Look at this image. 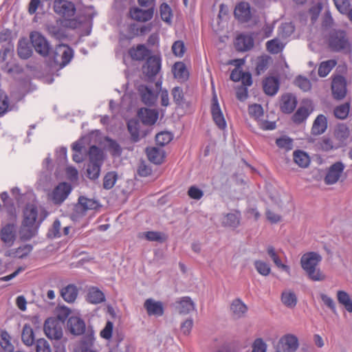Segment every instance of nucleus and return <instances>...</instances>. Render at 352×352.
Masks as SVG:
<instances>
[{"instance_id":"1","label":"nucleus","mask_w":352,"mask_h":352,"mask_svg":"<svg viewBox=\"0 0 352 352\" xmlns=\"http://www.w3.org/2000/svg\"><path fill=\"white\" fill-rule=\"evenodd\" d=\"M23 216L21 233L23 238L29 239L34 235L38 226L43 221L45 217L38 219V209L32 204L26 206Z\"/></svg>"},{"instance_id":"2","label":"nucleus","mask_w":352,"mask_h":352,"mask_svg":"<svg viewBox=\"0 0 352 352\" xmlns=\"http://www.w3.org/2000/svg\"><path fill=\"white\" fill-rule=\"evenodd\" d=\"M320 261L321 256L316 252H308L301 257V266L312 280L321 281L325 278V276L316 268Z\"/></svg>"},{"instance_id":"3","label":"nucleus","mask_w":352,"mask_h":352,"mask_svg":"<svg viewBox=\"0 0 352 352\" xmlns=\"http://www.w3.org/2000/svg\"><path fill=\"white\" fill-rule=\"evenodd\" d=\"M328 43L330 49L334 52H348L351 50V43L346 32L342 30L332 32L329 35Z\"/></svg>"},{"instance_id":"4","label":"nucleus","mask_w":352,"mask_h":352,"mask_svg":"<svg viewBox=\"0 0 352 352\" xmlns=\"http://www.w3.org/2000/svg\"><path fill=\"white\" fill-rule=\"evenodd\" d=\"M44 331L50 340H60L63 335V324L56 318H50L45 322Z\"/></svg>"},{"instance_id":"5","label":"nucleus","mask_w":352,"mask_h":352,"mask_svg":"<svg viewBox=\"0 0 352 352\" xmlns=\"http://www.w3.org/2000/svg\"><path fill=\"white\" fill-rule=\"evenodd\" d=\"M298 346V338L294 334L287 333L280 338L276 350L277 352H295Z\"/></svg>"},{"instance_id":"6","label":"nucleus","mask_w":352,"mask_h":352,"mask_svg":"<svg viewBox=\"0 0 352 352\" xmlns=\"http://www.w3.org/2000/svg\"><path fill=\"white\" fill-rule=\"evenodd\" d=\"M53 8L57 14L66 20H70V18L74 16L76 13L74 4L67 0H54Z\"/></svg>"},{"instance_id":"7","label":"nucleus","mask_w":352,"mask_h":352,"mask_svg":"<svg viewBox=\"0 0 352 352\" xmlns=\"http://www.w3.org/2000/svg\"><path fill=\"white\" fill-rule=\"evenodd\" d=\"M99 207L98 201L81 196L78 198V204L75 206L74 215L78 218L84 216L87 211L97 210Z\"/></svg>"},{"instance_id":"8","label":"nucleus","mask_w":352,"mask_h":352,"mask_svg":"<svg viewBox=\"0 0 352 352\" xmlns=\"http://www.w3.org/2000/svg\"><path fill=\"white\" fill-rule=\"evenodd\" d=\"M30 37L36 52L43 56H47L50 51L47 39L38 32H32Z\"/></svg>"},{"instance_id":"9","label":"nucleus","mask_w":352,"mask_h":352,"mask_svg":"<svg viewBox=\"0 0 352 352\" xmlns=\"http://www.w3.org/2000/svg\"><path fill=\"white\" fill-rule=\"evenodd\" d=\"M162 58L160 56H149L143 66V73L148 78L155 76L160 71Z\"/></svg>"},{"instance_id":"10","label":"nucleus","mask_w":352,"mask_h":352,"mask_svg":"<svg viewBox=\"0 0 352 352\" xmlns=\"http://www.w3.org/2000/svg\"><path fill=\"white\" fill-rule=\"evenodd\" d=\"M71 191V186L66 182H63L53 190L50 197L55 204H60L67 199Z\"/></svg>"},{"instance_id":"11","label":"nucleus","mask_w":352,"mask_h":352,"mask_svg":"<svg viewBox=\"0 0 352 352\" xmlns=\"http://www.w3.org/2000/svg\"><path fill=\"white\" fill-rule=\"evenodd\" d=\"M74 51L67 45H58L54 52V59L56 62L59 61L58 58H60V67H63L67 65L73 58Z\"/></svg>"},{"instance_id":"12","label":"nucleus","mask_w":352,"mask_h":352,"mask_svg":"<svg viewBox=\"0 0 352 352\" xmlns=\"http://www.w3.org/2000/svg\"><path fill=\"white\" fill-rule=\"evenodd\" d=\"M333 98L337 100L343 99L346 94V82L344 77L338 76L333 78L331 85Z\"/></svg>"},{"instance_id":"13","label":"nucleus","mask_w":352,"mask_h":352,"mask_svg":"<svg viewBox=\"0 0 352 352\" xmlns=\"http://www.w3.org/2000/svg\"><path fill=\"white\" fill-rule=\"evenodd\" d=\"M344 168V166L342 162H336L331 165L324 177L325 183L328 185L336 184L340 179Z\"/></svg>"},{"instance_id":"14","label":"nucleus","mask_w":352,"mask_h":352,"mask_svg":"<svg viewBox=\"0 0 352 352\" xmlns=\"http://www.w3.org/2000/svg\"><path fill=\"white\" fill-rule=\"evenodd\" d=\"M314 111V106L311 100H305L303 105L300 107L294 114L292 120L295 123L300 124L304 122Z\"/></svg>"},{"instance_id":"15","label":"nucleus","mask_w":352,"mask_h":352,"mask_svg":"<svg viewBox=\"0 0 352 352\" xmlns=\"http://www.w3.org/2000/svg\"><path fill=\"white\" fill-rule=\"evenodd\" d=\"M129 14L132 19L138 22H146L150 21L154 14V8H150L147 10H142L138 7L131 8Z\"/></svg>"},{"instance_id":"16","label":"nucleus","mask_w":352,"mask_h":352,"mask_svg":"<svg viewBox=\"0 0 352 352\" xmlns=\"http://www.w3.org/2000/svg\"><path fill=\"white\" fill-rule=\"evenodd\" d=\"M211 113L212 116L213 121L216 124V125L220 129H225L227 126V124L226 120L224 118L223 114L220 109L217 98L214 96L212 98V103L211 106Z\"/></svg>"},{"instance_id":"17","label":"nucleus","mask_w":352,"mask_h":352,"mask_svg":"<svg viewBox=\"0 0 352 352\" xmlns=\"http://www.w3.org/2000/svg\"><path fill=\"white\" fill-rule=\"evenodd\" d=\"M67 328L69 332L75 336L82 335L85 332V323L78 316H71L67 321Z\"/></svg>"},{"instance_id":"18","label":"nucleus","mask_w":352,"mask_h":352,"mask_svg":"<svg viewBox=\"0 0 352 352\" xmlns=\"http://www.w3.org/2000/svg\"><path fill=\"white\" fill-rule=\"evenodd\" d=\"M144 307L148 316H161L164 314V305L160 301L148 298L145 300Z\"/></svg>"},{"instance_id":"19","label":"nucleus","mask_w":352,"mask_h":352,"mask_svg":"<svg viewBox=\"0 0 352 352\" xmlns=\"http://www.w3.org/2000/svg\"><path fill=\"white\" fill-rule=\"evenodd\" d=\"M234 16L241 22H247L251 18L250 4L247 2L238 3L234 9Z\"/></svg>"},{"instance_id":"20","label":"nucleus","mask_w":352,"mask_h":352,"mask_svg":"<svg viewBox=\"0 0 352 352\" xmlns=\"http://www.w3.org/2000/svg\"><path fill=\"white\" fill-rule=\"evenodd\" d=\"M158 111L155 109L142 108L138 111L139 118L144 124L147 125L154 124L158 119Z\"/></svg>"},{"instance_id":"21","label":"nucleus","mask_w":352,"mask_h":352,"mask_svg":"<svg viewBox=\"0 0 352 352\" xmlns=\"http://www.w3.org/2000/svg\"><path fill=\"white\" fill-rule=\"evenodd\" d=\"M16 236V226L14 223H8L1 230V239L8 246L12 245Z\"/></svg>"},{"instance_id":"22","label":"nucleus","mask_w":352,"mask_h":352,"mask_svg":"<svg viewBox=\"0 0 352 352\" xmlns=\"http://www.w3.org/2000/svg\"><path fill=\"white\" fill-rule=\"evenodd\" d=\"M139 92L142 102L146 105H153L157 99V94L153 89L142 85L139 87Z\"/></svg>"},{"instance_id":"23","label":"nucleus","mask_w":352,"mask_h":352,"mask_svg":"<svg viewBox=\"0 0 352 352\" xmlns=\"http://www.w3.org/2000/svg\"><path fill=\"white\" fill-rule=\"evenodd\" d=\"M280 300L286 307L294 309L297 305L298 298L294 290L285 289L280 294Z\"/></svg>"},{"instance_id":"24","label":"nucleus","mask_w":352,"mask_h":352,"mask_svg":"<svg viewBox=\"0 0 352 352\" xmlns=\"http://www.w3.org/2000/svg\"><path fill=\"white\" fill-rule=\"evenodd\" d=\"M171 71L174 78L180 82H184L188 78L189 73L183 62H176L173 65Z\"/></svg>"},{"instance_id":"25","label":"nucleus","mask_w":352,"mask_h":352,"mask_svg":"<svg viewBox=\"0 0 352 352\" xmlns=\"http://www.w3.org/2000/svg\"><path fill=\"white\" fill-rule=\"evenodd\" d=\"M296 104L297 100L294 95L287 94L282 96L280 109L283 112L285 113H292L296 108Z\"/></svg>"},{"instance_id":"26","label":"nucleus","mask_w":352,"mask_h":352,"mask_svg":"<svg viewBox=\"0 0 352 352\" xmlns=\"http://www.w3.org/2000/svg\"><path fill=\"white\" fill-rule=\"evenodd\" d=\"M230 310L234 318H241L245 315L248 307L242 300L235 299L231 303Z\"/></svg>"},{"instance_id":"27","label":"nucleus","mask_w":352,"mask_h":352,"mask_svg":"<svg viewBox=\"0 0 352 352\" xmlns=\"http://www.w3.org/2000/svg\"><path fill=\"white\" fill-rule=\"evenodd\" d=\"M263 90L267 95L274 96L279 89V81L277 78L268 77L263 80Z\"/></svg>"},{"instance_id":"28","label":"nucleus","mask_w":352,"mask_h":352,"mask_svg":"<svg viewBox=\"0 0 352 352\" xmlns=\"http://www.w3.org/2000/svg\"><path fill=\"white\" fill-rule=\"evenodd\" d=\"M327 128V119L325 116L320 114L316 117L313 123L311 133L314 135H321L325 132Z\"/></svg>"},{"instance_id":"29","label":"nucleus","mask_w":352,"mask_h":352,"mask_svg":"<svg viewBox=\"0 0 352 352\" xmlns=\"http://www.w3.org/2000/svg\"><path fill=\"white\" fill-rule=\"evenodd\" d=\"M146 155L148 160L155 164H162L165 157L164 150L156 147L147 148Z\"/></svg>"},{"instance_id":"30","label":"nucleus","mask_w":352,"mask_h":352,"mask_svg":"<svg viewBox=\"0 0 352 352\" xmlns=\"http://www.w3.org/2000/svg\"><path fill=\"white\" fill-rule=\"evenodd\" d=\"M235 45L239 51H247L253 47L254 40L251 36L239 35L236 39Z\"/></svg>"},{"instance_id":"31","label":"nucleus","mask_w":352,"mask_h":352,"mask_svg":"<svg viewBox=\"0 0 352 352\" xmlns=\"http://www.w3.org/2000/svg\"><path fill=\"white\" fill-rule=\"evenodd\" d=\"M241 214L239 211L226 214L222 219V224L226 227L235 228L240 224Z\"/></svg>"},{"instance_id":"32","label":"nucleus","mask_w":352,"mask_h":352,"mask_svg":"<svg viewBox=\"0 0 352 352\" xmlns=\"http://www.w3.org/2000/svg\"><path fill=\"white\" fill-rule=\"evenodd\" d=\"M129 53L132 59L142 60L149 55L150 51L145 45H138L137 47L130 49Z\"/></svg>"},{"instance_id":"33","label":"nucleus","mask_w":352,"mask_h":352,"mask_svg":"<svg viewBox=\"0 0 352 352\" xmlns=\"http://www.w3.org/2000/svg\"><path fill=\"white\" fill-rule=\"evenodd\" d=\"M267 252L277 267L285 272L288 274H290V267L287 265L283 264L281 262V260L274 247L268 246L267 248Z\"/></svg>"},{"instance_id":"34","label":"nucleus","mask_w":352,"mask_h":352,"mask_svg":"<svg viewBox=\"0 0 352 352\" xmlns=\"http://www.w3.org/2000/svg\"><path fill=\"white\" fill-rule=\"evenodd\" d=\"M63 298L67 302H73L78 296V289L74 285H69L60 291Z\"/></svg>"},{"instance_id":"35","label":"nucleus","mask_w":352,"mask_h":352,"mask_svg":"<svg viewBox=\"0 0 352 352\" xmlns=\"http://www.w3.org/2000/svg\"><path fill=\"white\" fill-rule=\"evenodd\" d=\"M337 299L338 302L343 305L348 312L352 313V300L348 293L343 290L338 291Z\"/></svg>"},{"instance_id":"36","label":"nucleus","mask_w":352,"mask_h":352,"mask_svg":"<svg viewBox=\"0 0 352 352\" xmlns=\"http://www.w3.org/2000/svg\"><path fill=\"white\" fill-rule=\"evenodd\" d=\"M87 300L92 304H98L104 300V295L98 288L91 287L87 294Z\"/></svg>"},{"instance_id":"37","label":"nucleus","mask_w":352,"mask_h":352,"mask_svg":"<svg viewBox=\"0 0 352 352\" xmlns=\"http://www.w3.org/2000/svg\"><path fill=\"white\" fill-rule=\"evenodd\" d=\"M178 310L180 314H186L195 309V304L189 297H183L178 302Z\"/></svg>"},{"instance_id":"38","label":"nucleus","mask_w":352,"mask_h":352,"mask_svg":"<svg viewBox=\"0 0 352 352\" xmlns=\"http://www.w3.org/2000/svg\"><path fill=\"white\" fill-rule=\"evenodd\" d=\"M294 160L300 167L306 168L310 163L309 155L304 151H296L294 152Z\"/></svg>"},{"instance_id":"39","label":"nucleus","mask_w":352,"mask_h":352,"mask_svg":"<svg viewBox=\"0 0 352 352\" xmlns=\"http://www.w3.org/2000/svg\"><path fill=\"white\" fill-rule=\"evenodd\" d=\"M336 64L337 62L333 59L322 62L318 67V75L320 77H326Z\"/></svg>"},{"instance_id":"40","label":"nucleus","mask_w":352,"mask_h":352,"mask_svg":"<svg viewBox=\"0 0 352 352\" xmlns=\"http://www.w3.org/2000/svg\"><path fill=\"white\" fill-rule=\"evenodd\" d=\"M335 138L338 140L337 144L340 146L343 142L348 138L349 135V130L344 124H339L336 126L334 132Z\"/></svg>"},{"instance_id":"41","label":"nucleus","mask_w":352,"mask_h":352,"mask_svg":"<svg viewBox=\"0 0 352 352\" xmlns=\"http://www.w3.org/2000/svg\"><path fill=\"white\" fill-rule=\"evenodd\" d=\"M23 343L27 346H31L34 342V334L32 328L29 324H25L21 335Z\"/></svg>"},{"instance_id":"42","label":"nucleus","mask_w":352,"mask_h":352,"mask_svg":"<svg viewBox=\"0 0 352 352\" xmlns=\"http://www.w3.org/2000/svg\"><path fill=\"white\" fill-rule=\"evenodd\" d=\"M139 122L137 120H129L127 122L128 130L131 135L132 140L137 142L140 140Z\"/></svg>"},{"instance_id":"43","label":"nucleus","mask_w":352,"mask_h":352,"mask_svg":"<svg viewBox=\"0 0 352 352\" xmlns=\"http://www.w3.org/2000/svg\"><path fill=\"white\" fill-rule=\"evenodd\" d=\"M0 346L6 352H11L14 349L9 333L4 330H0Z\"/></svg>"},{"instance_id":"44","label":"nucleus","mask_w":352,"mask_h":352,"mask_svg":"<svg viewBox=\"0 0 352 352\" xmlns=\"http://www.w3.org/2000/svg\"><path fill=\"white\" fill-rule=\"evenodd\" d=\"M267 50L272 54H278L283 50L285 44L278 38H274L268 41L266 43Z\"/></svg>"},{"instance_id":"45","label":"nucleus","mask_w":352,"mask_h":352,"mask_svg":"<svg viewBox=\"0 0 352 352\" xmlns=\"http://www.w3.org/2000/svg\"><path fill=\"white\" fill-rule=\"evenodd\" d=\"M318 146L320 149L329 151L333 149H336L340 146V144L334 143L330 138L324 137L318 143Z\"/></svg>"},{"instance_id":"46","label":"nucleus","mask_w":352,"mask_h":352,"mask_svg":"<svg viewBox=\"0 0 352 352\" xmlns=\"http://www.w3.org/2000/svg\"><path fill=\"white\" fill-rule=\"evenodd\" d=\"M160 12L162 21L167 24H170L173 18V12L170 7L167 3H164L160 7Z\"/></svg>"},{"instance_id":"47","label":"nucleus","mask_w":352,"mask_h":352,"mask_svg":"<svg viewBox=\"0 0 352 352\" xmlns=\"http://www.w3.org/2000/svg\"><path fill=\"white\" fill-rule=\"evenodd\" d=\"M141 236L149 241L163 242L166 241V236L164 233L155 231H148L141 234Z\"/></svg>"},{"instance_id":"48","label":"nucleus","mask_w":352,"mask_h":352,"mask_svg":"<svg viewBox=\"0 0 352 352\" xmlns=\"http://www.w3.org/2000/svg\"><path fill=\"white\" fill-rule=\"evenodd\" d=\"M19 56L23 59L28 58L32 54V51L25 41H19L18 49Z\"/></svg>"},{"instance_id":"49","label":"nucleus","mask_w":352,"mask_h":352,"mask_svg":"<svg viewBox=\"0 0 352 352\" xmlns=\"http://www.w3.org/2000/svg\"><path fill=\"white\" fill-rule=\"evenodd\" d=\"M89 156L90 162L102 164L103 154L102 151L96 146L90 147L89 151Z\"/></svg>"},{"instance_id":"50","label":"nucleus","mask_w":352,"mask_h":352,"mask_svg":"<svg viewBox=\"0 0 352 352\" xmlns=\"http://www.w3.org/2000/svg\"><path fill=\"white\" fill-rule=\"evenodd\" d=\"M254 265L258 273L262 276H267L271 272L270 265L265 261L256 260L254 262Z\"/></svg>"},{"instance_id":"51","label":"nucleus","mask_w":352,"mask_h":352,"mask_svg":"<svg viewBox=\"0 0 352 352\" xmlns=\"http://www.w3.org/2000/svg\"><path fill=\"white\" fill-rule=\"evenodd\" d=\"M100 163L89 162L87 173V176L91 179H96L98 178L100 172Z\"/></svg>"},{"instance_id":"52","label":"nucleus","mask_w":352,"mask_h":352,"mask_svg":"<svg viewBox=\"0 0 352 352\" xmlns=\"http://www.w3.org/2000/svg\"><path fill=\"white\" fill-rule=\"evenodd\" d=\"M251 348V352H267V344L262 338H257L252 342Z\"/></svg>"},{"instance_id":"53","label":"nucleus","mask_w":352,"mask_h":352,"mask_svg":"<svg viewBox=\"0 0 352 352\" xmlns=\"http://www.w3.org/2000/svg\"><path fill=\"white\" fill-rule=\"evenodd\" d=\"M173 139V135L167 131H162L157 133L155 136V141L160 146H164L169 143Z\"/></svg>"},{"instance_id":"54","label":"nucleus","mask_w":352,"mask_h":352,"mask_svg":"<svg viewBox=\"0 0 352 352\" xmlns=\"http://www.w3.org/2000/svg\"><path fill=\"white\" fill-rule=\"evenodd\" d=\"M12 109V108L9 104L7 95L0 90V115H3Z\"/></svg>"},{"instance_id":"55","label":"nucleus","mask_w":352,"mask_h":352,"mask_svg":"<svg viewBox=\"0 0 352 352\" xmlns=\"http://www.w3.org/2000/svg\"><path fill=\"white\" fill-rule=\"evenodd\" d=\"M248 112L250 116L254 118L258 122L263 116V109L261 105L254 104L249 106Z\"/></svg>"},{"instance_id":"56","label":"nucleus","mask_w":352,"mask_h":352,"mask_svg":"<svg viewBox=\"0 0 352 352\" xmlns=\"http://www.w3.org/2000/svg\"><path fill=\"white\" fill-rule=\"evenodd\" d=\"M276 145L280 148L286 151L292 149V140L287 136H282L276 140Z\"/></svg>"},{"instance_id":"57","label":"nucleus","mask_w":352,"mask_h":352,"mask_svg":"<svg viewBox=\"0 0 352 352\" xmlns=\"http://www.w3.org/2000/svg\"><path fill=\"white\" fill-rule=\"evenodd\" d=\"M349 112V104L348 103L341 104L334 109V115L339 119H345Z\"/></svg>"},{"instance_id":"58","label":"nucleus","mask_w":352,"mask_h":352,"mask_svg":"<svg viewBox=\"0 0 352 352\" xmlns=\"http://www.w3.org/2000/svg\"><path fill=\"white\" fill-rule=\"evenodd\" d=\"M186 47L182 41H176L172 45V52L175 56L182 57L185 53Z\"/></svg>"},{"instance_id":"59","label":"nucleus","mask_w":352,"mask_h":352,"mask_svg":"<svg viewBox=\"0 0 352 352\" xmlns=\"http://www.w3.org/2000/svg\"><path fill=\"white\" fill-rule=\"evenodd\" d=\"M172 96L174 102L178 104L182 105L184 103V96L182 88L179 87H175L172 90Z\"/></svg>"},{"instance_id":"60","label":"nucleus","mask_w":352,"mask_h":352,"mask_svg":"<svg viewBox=\"0 0 352 352\" xmlns=\"http://www.w3.org/2000/svg\"><path fill=\"white\" fill-rule=\"evenodd\" d=\"M294 32V26L292 23H283L278 29L279 35L287 37Z\"/></svg>"},{"instance_id":"61","label":"nucleus","mask_w":352,"mask_h":352,"mask_svg":"<svg viewBox=\"0 0 352 352\" xmlns=\"http://www.w3.org/2000/svg\"><path fill=\"white\" fill-rule=\"evenodd\" d=\"M116 179V175L114 173H108L104 177L103 187L105 189H111L115 185Z\"/></svg>"},{"instance_id":"62","label":"nucleus","mask_w":352,"mask_h":352,"mask_svg":"<svg viewBox=\"0 0 352 352\" xmlns=\"http://www.w3.org/2000/svg\"><path fill=\"white\" fill-rule=\"evenodd\" d=\"M113 324L111 321L106 323L105 327L101 330L100 336L102 338L109 340L112 337Z\"/></svg>"},{"instance_id":"63","label":"nucleus","mask_w":352,"mask_h":352,"mask_svg":"<svg viewBox=\"0 0 352 352\" xmlns=\"http://www.w3.org/2000/svg\"><path fill=\"white\" fill-rule=\"evenodd\" d=\"M295 84L303 91H307L311 89L310 81L304 77L298 76L295 80Z\"/></svg>"},{"instance_id":"64","label":"nucleus","mask_w":352,"mask_h":352,"mask_svg":"<svg viewBox=\"0 0 352 352\" xmlns=\"http://www.w3.org/2000/svg\"><path fill=\"white\" fill-rule=\"evenodd\" d=\"M36 352H52L48 342L43 339H38L36 342Z\"/></svg>"}]
</instances>
